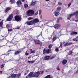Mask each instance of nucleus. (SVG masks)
<instances>
[{"label": "nucleus", "instance_id": "obj_64", "mask_svg": "<svg viewBox=\"0 0 78 78\" xmlns=\"http://www.w3.org/2000/svg\"><path fill=\"white\" fill-rule=\"evenodd\" d=\"M8 78H10V76H9Z\"/></svg>", "mask_w": 78, "mask_h": 78}, {"label": "nucleus", "instance_id": "obj_36", "mask_svg": "<svg viewBox=\"0 0 78 78\" xmlns=\"http://www.w3.org/2000/svg\"><path fill=\"white\" fill-rule=\"evenodd\" d=\"M68 45V42H67L64 44V46H67Z\"/></svg>", "mask_w": 78, "mask_h": 78}, {"label": "nucleus", "instance_id": "obj_5", "mask_svg": "<svg viewBox=\"0 0 78 78\" xmlns=\"http://www.w3.org/2000/svg\"><path fill=\"white\" fill-rule=\"evenodd\" d=\"M12 14H11L9 15V17H8L7 19V21H11V20L12 19Z\"/></svg>", "mask_w": 78, "mask_h": 78}, {"label": "nucleus", "instance_id": "obj_2", "mask_svg": "<svg viewBox=\"0 0 78 78\" xmlns=\"http://www.w3.org/2000/svg\"><path fill=\"white\" fill-rule=\"evenodd\" d=\"M34 11L33 10H29L27 12V16H32L34 14Z\"/></svg>", "mask_w": 78, "mask_h": 78}, {"label": "nucleus", "instance_id": "obj_53", "mask_svg": "<svg viewBox=\"0 0 78 78\" xmlns=\"http://www.w3.org/2000/svg\"><path fill=\"white\" fill-rule=\"evenodd\" d=\"M58 20H62V18L60 17L58 18Z\"/></svg>", "mask_w": 78, "mask_h": 78}, {"label": "nucleus", "instance_id": "obj_33", "mask_svg": "<svg viewBox=\"0 0 78 78\" xmlns=\"http://www.w3.org/2000/svg\"><path fill=\"white\" fill-rule=\"evenodd\" d=\"M46 53V51H45V49H44L43 50V54H45Z\"/></svg>", "mask_w": 78, "mask_h": 78}, {"label": "nucleus", "instance_id": "obj_28", "mask_svg": "<svg viewBox=\"0 0 78 78\" xmlns=\"http://www.w3.org/2000/svg\"><path fill=\"white\" fill-rule=\"evenodd\" d=\"M16 75L18 77H19V76H20L21 75V73H19L18 74H16Z\"/></svg>", "mask_w": 78, "mask_h": 78}, {"label": "nucleus", "instance_id": "obj_11", "mask_svg": "<svg viewBox=\"0 0 78 78\" xmlns=\"http://www.w3.org/2000/svg\"><path fill=\"white\" fill-rule=\"evenodd\" d=\"M12 27V25H9V24H7L6 25V28H7V29H9V28H11Z\"/></svg>", "mask_w": 78, "mask_h": 78}, {"label": "nucleus", "instance_id": "obj_50", "mask_svg": "<svg viewBox=\"0 0 78 78\" xmlns=\"http://www.w3.org/2000/svg\"><path fill=\"white\" fill-rule=\"evenodd\" d=\"M55 51H58V49L57 48L55 49Z\"/></svg>", "mask_w": 78, "mask_h": 78}, {"label": "nucleus", "instance_id": "obj_43", "mask_svg": "<svg viewBox=\"0 0 78 78\" xmlns=\"http://www.w3.org/2000/svg\"><path fill=\"white\" fill-rule=\"evenodd\" d=\"M39 44H40V46H41L42 45V43L41 42H39Z\"/></svg>", "mask_w": 78, "mask_h": 78}, {"label": "nucleus", "instance_id": "obj_56", "mask_svg": "<svg viewBox=\"0 0 78 78\" xmlns=\"http://www.w3.org/2000/svg\"><path fill=\"white\" fill-rule=\"evenodd\" d=\"M21 2H23L24 1H25V0H20Z\"/></svg>", "mask_w": 78, "mask_h": 78}, {"label": "nucleus", "instance_id": "obj_16", "mask_svg": "<svg viewBox=\"0 0 78 78\" xmlns=\"http://www.w3.org/2000/svg\"><path fill=\"white\" fill-rule=\"evenodd\" d=\"M10 77H11V78H16V74H13L12 75H11Z\"/></svg>", "mask_w": 78, "mask_h": 78}, {"label": "nucleus", "instance_id": "obj_7", "mask_svg": "<svg viewBox=\"0 0 78 78\" xmlns=\"http://www.w3.org/2000/svg\"><path fill=\"white\" fill-rule=\"evenodd\" d=\"M61 27V24H56L54 26V27L55 29H58L59 28V27Z\"/></svg>", "mask_w": 78, "mask_h": 78}, {"label": "nucleus", "instance_id": "obj_51", "mask_svg": "<svg viewBox=\"0 0 78 78\" xmlns=\"http://www.w3.org/2000/svg\"><path fill=\"white\" fill-rule=\"evenodd\" d=\"M71 5V3H70L68 5V6L69 7L70 6V5Z\"/></svg>", "mask_w": 78, "mask_h": 78}, {"label": "nucleus", "instance_id": "obj_52", "mask_svg": "<svg viewBox=\"0 0 78 78\" xmlns=\"http://www.w3.org/2000/svg\"><path fill=\"white\" fill-rule=\"evenodd\" d=\"M20 27H17L16 28V29L19 30V29H20Z\"/></svg>", "mask_w": 78, "mask_h": 78}, {"label": "nucleus", "instance_id": "obj_61", "mask_svg": "<svg viewBox=\"0 0 78 78\" xmlns=\"http://www.w3.org/2000/svg\"><path fill=\"white\" fill-rule=\"evenodd\" d=\"M78 20H75V22H78Z\"/></svg>", "mask_w": 78, "mask_h": 78}, {"label": "nucleus", "instance_id": "obj_38", "mask_svg": "<svg viewBox=\"0 0 78 78\" xmlns=\"http://www.w3.org/2000/svg\"><path fill=\"white\" fill-rule=\"evenodd\" d=\"M13 44L16 45L17 44V42L16 41H14V42H13Z\"/></svg>", "mask_w": 78, "mask_h": 78}, {"label": "nucleus", "instance_id": "obj_29", "mask_svg": "<svg viewBox=\"0 0 78 78\" xmlns=\"http://www.w3.org/2000/svg\"><path fill=\"white\" fill-rule=\"evenodd\" d=\"M61 9V8L60 7H58L57 8V9L58 11H60Z\"/></svg>", "mask_w": 78, "mask_h": 78}, {"label": "nucleus", "instance_id": "obj_55", "mask_svg": "<svg viewBox=\"0 0 78 78\" xmlns=\"http://www.w3.org/2000/svg\"><path fill=\"white\" fill-rule=\"evenodd\" d=\"M44 73V71H42L41 72V73L42 74V73Z\"/></svg>", "mask_w": 78, "mask_h": 78}, {"label": "nucleus", "instance_id": "obj_47", "mask_svg": "<svg viewBox=\"0 0 78 78\" xmlns=\"http://www.w3.org/2000/svg\"><path fill=\"white\" fill-rule=\"evenodd\" d=\"M59 19H57V23H59Z\"/></svg>", "mask_w": 78, "mask_h": 78}, {"label": "nucleus", "instance_id": "obj_1", "mask_svg": "<svg viewBox=\"0 0 78 78\" xmlns=\"http://www.w3.org/2000/svg\"><path fill=\"white\" fill-rule=\"evenodd\" d=\"M39 20L37 19L36 18L34 19L33 20L30 21H28L26 23L28 25H33L37 22H39Z\"/></svg>", "mask_w": 78, "mask_h": 78}, {"label": "nucleus", "instance_id": "obj_39", "mask_svg": "<svg viewBox=\"0 0 78 78\" xmlns=\"http://www.w3.org/2000/svg\"><path fill=\"white\" fill-rule=\"evenodd\" d=\"M58 4L59 5H62V3H61V2H59Z\"/></svg>", "mask_w": 78, "mask_h": 78}, {"label": "nucleus", "instance_id": "obj_18", "mask_svg": "<svg viewBox=\"0 0 78 78\" xmlns=\"http://www.w3.org/2000/svg\"><path fill=\"white\" fill-rule=\"evenodd\" d=\"M46 53L48 54L50 53L51 52V49H48L47 50H46Z\"/></svg>", "mask_w": 78, "mask_h": 78}, {"label": "nucleus", "instance_id": "obj_60", "mask_svg": "<svg viewBox=\"0 0 78 78\" xmlns=\"http://www.w3.org/2000/svg\"><path fill=\"white\" fill-rule=\"evenodd\" d=\"M27 73H25L24 74V75H27Z\"/></svg>", "mask_w": 78, "mask_h": 78}, {"label": "nucleus", "instance_id": "obj_59", "mask_svg": "<svg viewBox=\"0 0 78 78\" xmlns=\"http://www.w3.org/2000/svg\"><path fill=\"white\" fill-rule=\"evenodd\" d=\"M28 59H30L31 58V57L30 56H29L28 57Z\"/></svg>", "mask_w": 78, "mask_h": 78}, {"label": "nucleus", "instance_id": "obj_34", "mask_svg": "<svg viewBox=\"0 0 78 78\" xmlns=\"http://www.w3.org/2000/svg\"><path fill=\"white\" fill-rule=\"evenodd\" d=\"M52 46V44H50L48 46L49 48H51V47Z\"/></svg>", "mask_w": 78, "mask_h": 78}, {"label": "nucleus", "instance_id": "obj_14", "mask_svg": "<svg viewBox=\"0 0 78 78\" xmlns=\"http://www.w3.org/2000/svg\"><path fill=\"white\" fill-rule=\"evenodd\" d=\"M50 58V57L49 56H47L45 57L44 60H48Z\"/></svg>", "mask_w": 78, "mask_h": 78}, {"label": "nucleus", "instance_id": "obj_10", "mask_svg": "<svg viewBox=\"0 0 78 78\" xmlns=\"http://www.w3.org/2000/svg\"><path fill=\"white\" fill-rule=\"evenodd\" d=\"M55 16H58L59 15V12L58 11H55L54 12Z\"/></svg>", "mask_w": 78, "mask_h": 78}, {"label": "nucleus", "instance_id": "obj_49", "mask_svg": "<svg viewBox=\"0 0 78 78\" xmlns=\"http://www.w3.org/2000/svg\"><path fill=\"white\" fill-rule=\"evenodd\" d=\"M55 58V56H52V57H51V59H53V58Z\"/></svg>", "mask_w": 78, "mask_h": 78}, {"label": "nucleus", "instance_id": "obj_15", "mask_svg": "<svg viewBox=\"0 0 78 78\" xmlns=\"http://www.w3.org/2000/svg\"><path fill=\"white\" fill-rule=\"evenodd\" d=\"M77 33L76 32H72L70 33V35H73L74 34H77Z\"/></svg>", "mask_w": 78, "mask_h": 78}, {"label": "nucleus", "instance_id": "obj_12", "mask_svg": "<svg viewBox=\"0 0 78 78\" xmlns=\"http://www.w3.org/2000/svg\"><path fill=\"white\" fill-rule=\"evenodd\" d=\"M34 42L35 43V44H37V45L39 44V40H34Z\"/></svg>", "mask_w": 78, "mask_h": 78}, {"label": "nucleus", "instance_id": "obj_41", "mask_svg": "<svg viewBox=\"0 0 78 78\" xmlns=\"http://www.w3.org/2000/svg\"><path fill=\"white\" fill-rule=\"evenodd\" d=\"M37 14H38V11L36 12L34 14V16H37Z\"/></svg>", "mask_w": 78, "mask_h": 78}, {"label": "nucleus", "instance_id": "obj_3", "mask_svg": "<svg viewBox=\"0 0 78 78\" xmlns=\"http://www.w3.org/2000/svg\"><path fill=\"white\" fill-rule=\"evenodd\" d=\"M33 77H34V73L33 72H32L26 77V78H30Z\"/></svg>", "mask_w": 78, "mask_h": 78}, {"label": "nucleus", "instance_id": "obj_62", "mask_svg": "<svg viewBox=\"0 0 78 78\" xmlns=\"http://www.w3.org/2000/svg\"><path fill=\"white\" fill-rule=\"evenodd\" d=\"M76 38L77 39H78V36H77L76 37Z\"/></svg>", "mask_w": 78, "mask_h": 78}, {"label": "nucleus", "instance_id": "obj_46", "mask_svg": "<svg viewBox=\"0 0 78 78\" xmlns=\"http://www.w3.org/2000/svg\"><path fill=\"white\" fill-rule=\"evenodd\" d=\"M76 19H78V15H76Z\"/></svg>", "mask_w": 78, "mask_h": 78}, {"label": "nucleus", "instance_id": "obj_22", "mask_svg": "<svg viewBox=\"0 0 78 78\" xmlns=\"http://www.w3.org/2000/svg\"><path fill=\"white\" fill-rule=\"evenodd\" d=\"M15 2V0H10V3H11V4L12 3L13 4Z\"/></svg>", "mask_w": 78, "mask_h": 78}, {"label": "nucleus", "instance_id": "obj_44", "mask_svg": "<svg viewBox=\"0 0 78 78\" xmlns=\"http://www.w3.org/2000/svg\"><path fill=\"white\" fill-rule=\"evenodd\" d=\"M62 42H60V47H62Z\"/></svg>", "mask_w": 78, "mask_h": 78}, {"label": "nucleus", "instance_id": "obj_45", "mask_svg": "<svg viewBox=\"0 0 78 78\" xmlns=\"http://www.w3.org/2000/svg\"><path fill=\"white\" fill-rule=\"evenodd\" d=\"M32 19H33V18H31V17H29V18H28V20H32Z\"/></svg>", "mask_w": 78, "mask_h": 78}, {"label": "nucleus", "instance_id": "obj_42", "mask_svg": "<svg viewBox=\"0 0 78 78\" xmlns=\"http://www.w3.org/2000/svg\"><path fill=\"white\" fill-rule=\"evenodd\" d=\"M12 31V29H8V31Z\"/></svg>", "mask_w": 78, "mask_h": 78}, {"label": "nucleus", "instance_id": "obj_54", "mask_svg": "<svg viewBox=\"0 0 78 78\" xmlns=\"http://www.w3.org/2000/svg\"><path fill=\"white\" fill-rule=\"evenodd\" d=\"M1 74H2V71H0V75Z\"/></svg>", "mask_w": 78, "mask_h": 78}, {"label": "nucleus", "instance_id": "obj_20", "mask_svg": "<svg viewBox=\"0 0 78 78\" xmlns=\"http://www.w3.org/2000/svg\"><path fill=\"white\" fill-rule=\"evenodd\" d=\"M62 63L63 64L65 65L67 63V60H63V61L62 62Z\"/></svg>", "mask_w": 78, "mask_h": 78}, {"label": "nucleus", "instance_id": "obj_13", "mask_svg": "<svg viewBox=\"0 0 78 78\" xmlns=\"http://www.w3.org/2000/svg\"><path fill=\"white\" fill-rule=\"evenodd\" d=\"M11 8L10 7H7L6 8V9L5 10V12H6L8 11H9L10 9H11Z\"/></svg>", "mask_w": 78, "mask_h": 78}, {"label": "nucleus", "instance_id": "obj_40", "mask_svg": "<svg viewBox=\"0 0 78 78\" xmlns=\"http://www.w3.org/2000/svg\"><path fill=\"white\" fill-rule=\"evenodd\" d=\"M56 37H54L53 38V41H55V40H56Z\"/></svg>", "mask_w": 78, "mask_h": 78}, {"label": "nucleus", "instance_id": "obj_63", "mask_svg": "<svg viewBox=\"0 0 78 78\" xmlns=\"http://www.w3.org/2000/svg\"><path fill=\"white\" fill-rule=\"evenodd\" d=\"M63 44H65V42H63Z\"/></svg>", "mask_w": 78, "mask_h": 78}, {"label": "nucleus", "instance_id": "obj_19", "mask_svg": "<svg viewBox=\"0 0 78 78\" xmlns=\"http://www.w3.org/2000/svg\"><path fill=\"white\" fill-rule=\"evenodd\" d=\"M35 62V61H28V63H30V64H33V63H34V62Z\"/></svg>", "mask_w": 78, "mask_h": 78}, {"label": "nucleus", "instance_id": "obj_26", "mask_svg": "<svg viewBox=\"0 0 78 78\" xmlns=\"http://www.w3.org/2000/svg\"><path fill=\"white\" fill-rule=\"evenodd\" d=\"M73 41H75V42H77L78 41V39H77L75 38L73 39Z\"/></svg>", "mask_w": 78, "mask_h": 78}, {"label": "nucleus", "instance_id": "obj_21", "mask_svg": "<svg viewBox=\"0 0 78 78\" xmlns=\"http://www.w3.org/2000/svg\"><path fill=\"white\" fill-rule=\"evenodd\" d=\"M44 78H53V76L51 77L50 75H49L47 76Z\"/></svg>", "mask_w": 78, "mask_h": 78}, {"label": "nucleus", "instance_id": "obj_57", "mask_svg": "<svg viewBox=\"0 0 78 78\" xmlns=\"http://www.w3.org/2000/svg\"><path fill=\"white\" fill-rule=\"evenodd\" d=\"M26 55H28V53H26Z\"/></svg>", "mask_w": 78, "mask_h": 78}, {"label": "nucleus", "instance_id": "obj_25", "mask_svg": "<svg viewBox=\"0 0 78 78\" xmlns=\"http://www.w3.org/2000/svg\"><path fill=\"white\" fill-rule=\"evenodd\" d=\"M31 50V52L30 53H36V51L33 50L32 51V49H30V51Z\"/></svg>", "mask_w": 78, "mask_h": 78}, {"label": "nucleus", "instance_id": "obj_8", "mask_svg": "<svg viewBox=\"0 0 78 78\" xmlns=\"http://www.w3.org/2000/svg\"><path fill=\"white\" fill-rule=\"evenodd\" d=\"M17 5L18 7H20V6L22 5V2L20 1H18L17 2Z\"/></svg>", "mask_w": 78, "mask_h": 78}, {"label": "nucleus", "instance_id": "obj_6", "mask_svg": "<svg viewBox=\"0 0 78 78\" xmlns=\"http://www.w3.org/2000/svg\"><path fill=\"white\" fill-rule=\"evenodd\" d=\"M39 75H40V72L39 71L34 73V77L39 76Z\"/></svg>", "mask_w": 78, "mask_h": 78}, {"label": "nucleus", "instance_id": "obj_58", "mask_svg": "<svg viewBox=\"0 0 78 78\" xmlns=\"http://www.w3.org/2000/svg\"><path fill=\"white\" fill-rule=\"evenodd\" d=\"M57 69L58 70H59V68H57Z\"/></svg>", "mask_w": 78, "mask_h": 78}, {"label": "nucleus", "instance_id": "obj_17", "mask_svg": "<svg viewBox=\"0 0 78 78\" xmlns=\"http://www.w3.org/2000/svg\"><path fill=\"white\" fill-rule=\"evenodd\" d=\"M19 53H20V51H15V53H14V55H18Z\"/></svg>", "mask_w": 78, "mask_h": 78}, {"label": "nucleus", "instance_id": "obj_35", "mask_svg": "<svg viewBox=\"0 0 78 78\" xmlns=\"http://www.w3.org/2000/svg\"><path fill=\"white\" fill-rule=\"evenodd\" d=\"M72 53H73V52H72V51H69V55H72Z\"/></svg>", "mask_w": 78, "mask_h": 78}, {"label": "nucleus", "instance_id": "obj_24", "mask_svg": "<svg viewBox=\"0 0 78 78\" xmlns=\"http://www.w3.org/2000/svg\"><path fill=\"white\" fill-rule=\"evenodd\" d=\"M35 4H36V2H32L31 3V5L32 6L35 5Z\"/></svg>", "mask_w": 78, "mask_h": 78}, {"label": "nucleus", "instance_id": "obj_31", "mask_svg": "<svg viewBox=\"0 0 78 78\" xmlns=\"http://www.w3.org/2000/svg\"><path fill=\"white\" fill-rule=\"evenodd\" d=\"M54 34L55 35H56V34H58V32H57V31H54Z\"/></svg>", "mask_w": 78, "mask_h": 78}, {"label": "nucleus", "instance_id": "obj_30", "mask_svg": "<svg viewBox=\"0 0 78 78\" xmlns=\"http://www.w3.org/2000/svg\"><path fill=\"white\" fill-rule=\"evenodd\" d=\"M0 26L3 27V22L2 21H1L0 22Z\"/></svg>", "mask_w": 78, "mask_h": 78}, {"label": "nucleus", "instance_id": "obj_4", "mask_svg": "<svg viewBox=\"0 0 78 78\" xmlns=\"http://www.w3.org/2000/svg\"><path fill=\"white\" fill-rule=\"evenodd\" d=\"M15 19L18 22V21H20L21 20V17L20 16H17L15 17Z\"/></svg>", "mask_w": 78, "mask_h": 78}, {"label": "nucleus", "instance_id": "obj_27", "mask_svg": "<svg viewBox=\"0 0 78 78\" xmlns=\"http://www.w3.org/2000/svg\"><path fill=\"white\" fill-rule=\"evenodd\" d=\"M4 66H5V64H3L2 65L0 66V67L1 69H2V68L4 67Z\"/></svg>", "mask_w": 78, "mask_h": 78}, {"label": "nucleus", "instance_id": "obj_32", "mask_svg": "<svg viewBox=\"0 0 78 78\" xmlns=\"http://www.w3.org/2000/svg\"><path fill=\"white\" fill-rule=\"evenodd\" d=\"M41 12H42V10H41V9H40L39 12V15H41Z\"/></svg>", "mask_w": 78, "mask_h": 78}, {"label": "nucleus", "instance_id": "obj_23", "mask_svg": "<svg viewBox=\"0 0 78 78\" xmlns=\"http://www.w3.org/2000/svg\"><path fill=\"white\" fill-rule=\"evenodd\" d=\"M74 15H76H76H78V11H76V12H74Z\"/></svg>", "mask_w": 78, "mask_h": 78}, {"label": "nucleus", "instance_id": "obj_37", "mask_svg": "<svg viewBox=\"0 0 78 78\" xmlns=\"http://www.w3.org/2000/svg\"><path fill=\"white\" fill-rule=\"evenodd\" d=\"M24 7L25 8H27V7H28V5L27 4H24Z\"/></svg>", "mask_w": 78, "mask_h": 78}, {"label": "nucleus", "instance_id": "obj_48", "mask_svg": "<svg viewBox=\"0 0 78 78\" xmlns=\"http://www.w3.org/2000/svg\"><path fill=\"white\" fill-rule=\"evenodd\" d=\"M72 44V43H68V45H71V44Z\"/></svg>", "mask_w": 78, "mask_h": 78}, {"label": "nucleus", "instance_id": "obj_9", "mask_svg": "<svg viewBox=\"0 0 78 78\" xmlns=\"http://www.w3.org/2000/svg\"><path fill=\"white\" fill-rule=\"evenodd\" d=\"M74 16V13H72L70 14L69 15H68L67 19L68 20H70V17H72V16Z\"/></svg>", "mask_w": 78, "mask_h": 78}]
</instances>
